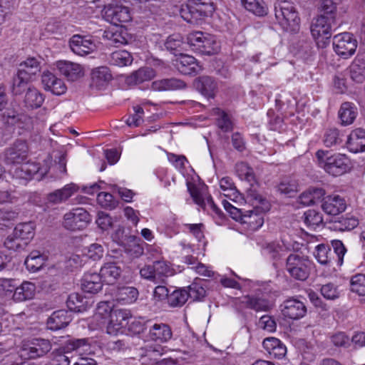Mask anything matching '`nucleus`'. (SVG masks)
<instances>
[{
	"label": "nucleus",
	"instance_id": "64",
	"mask_svg": "<svg viewBox=\"0 0 365 365\" xmlns=\"http://www.w3.org/2000/svg\"><path fill=\"white\" fill-rule=\"evenodd\" d=\"M97 200L103 207L109 209H114L118 204L113 195L106 192H99L97 196Z\"/></svg>",
	"mask_w": 365,
	"mask_h": 365
},
{
	"label": "nucleus",
	"instance_id": "62",
	"mask_svg": "<svg viewBox=\"0 0 365 365\" xmlns=\"http://www.w3.org/2000/svg\"><path fill=\"white\" fill-rule=\"evenodd\" d=\"M351 78L357 83H361L365 81V66L354 63L350 66Z\"/></svg>",
	"mask_w": 365,
	"mask_h": 365
},
{
	"label": "nucleus",
	"instance_id": "16",
	"mask_svg": "<svg viewBox=\"0 0 365 365\" xmlns=\"http://www.w3.org/2000/svg\"><path fill=\"white\" fill-rule=\"evenodd\" d=\"M187 190L193 199L194 202L198 205L200 207L205 209H210L215 214L220 215L222 211L215 204L211 196H207L206 198L204 197L201 190L195 185H192L187 182Z\"/></svg>",
	"mask_w": 365,
	"mask_h": 365
},
{
	"label": "nucleus",
	"instance_id": "38",
	"mask_svg": "<svg viewBox=\"0 0 365 365\" xmlns=\"http://www.w3.org/2000/svg\"><path fill=\"white\" fill-rule=\"evenodd\" d=\"M44 96L34 87L29 88L25 93L24 106L31 109L40 108L43 101Z\"/></svg>",
	"mask_w": 365,
	"mask_h": 365
},
{
	"label": "nucleus",
	"instance_id": "52",
	"mask_svg": "<svg viewBox=\"0 0 365 365\" xmlns=\"http://www.w3.org/2000/svg\"><path fill=\"white\" fill-rule=\"evenodd\" d=\"M358 225L359 220L355 217H342L339 220L334 222L333 229L341 232L350 231L356 227Z\"/></svg>",
	"mask_w": 365,
	"mask_h": 365
},
{
	"label": "nucleus",
	"instance_id": "63",
	"mask_svg": "<svg viewBox=\"0 0 365 365\" xmlns=\"http://www.w3.org/2000/svg\"><path fill=\"white\" fill-rule=\"evenodd\" d=\"M15 280L13 279L0 278V295L12 296L16 288Z\"/></svg>",
	"mask_w": 365,
	"mask_h": 365
},
{
	"label": "nucleus",
	"instance_id": "4",
	"mask_svg": "<svg viewBox=\"0 0 365 365\" xmlns=\"http://www.w3.org/2000/svg\"><path fill=\"white\" fill-rule=\"evenodd\" d=\"M274 15L278 24L287 32L296 33L299 29L300 19L291 1L277 0L274 5Z\"/></svg>",
	"mask_w": 365,
	"mask_h": 365
},
{
	"label": "nucleus",
	"instance_id": "48",
	"mask_svg": "<svg viewBox=\"0 0 365 365\" xmlns=\"http://www.w3.org/2000/svg\"><path fill=\"white\" fill-rule=\"evenodd\" d=\"M32 81L30 78L23 76L17 71L16 75L13 78L12 93L15 96L21 95L26 92L29 88V83Z\"/></svg>",
	"mask_w": 365,
	"mask_h": 365
},
{
	"label": "nucleus",
	"instance_id": "13",
	"mask_svg": "<svg viewBox=\"0 0 365 365\" xmlns=\"http://www.w3.org/2000/svg\"><path fill=\"white\" fill-rule=\"evenodd\" d=\"M194 88L207 99L215 98L218 92V84L216 80L208 76H202L193 81Z\"/></svg>",
	"mask_w": 365,
	"mask_h": 365
},
{
	"label": "nucleus",
	"instance_id": "23",
	"mask_svg": "<svg viewBox=\"0 0 365 365\" xmlns=\"http://www.w3.org/2000/svg\"><path fill=\"white\" fill-rule=\"evenodd\" d=\"M57 69L68 81H74L84 74L82 66L76 63L66 61H59L56 63Z\"/></svg>",
	"mask_w": 365,
	"mask_h": 365
},
{
	"label": "nucleus",
	"instance_id": "50",
	"mask_svg": "<svg viewBox=\"0 0 365 365\" xmlns=\"http://www.w3.org/2000/svg\"><path fill=\"white\" fill-rule=\"evenodd\" d=\"M188 299L187 291L185 289H175L170 292L168 304L173 307L182 306Z\"/></svg>",
	"mask_w": 365,
	"mask_h": 365
},
{
	"label": "nucleus",
	"instance_id": "41",
	"mask_svg": "<svg viewBox=\"0 0 365 365\" xmlns=\"http://www.w3.org/2000/svg\"><path fill=\"white\" fill-rule=\"evenodd\" d=\"M212 115L216 117V124L223 132H230L233 129V123L230 115L219 108L212 109Z\"/></svg>",
	"mask_w": 365,
	"mask_h": 365
},
{
	"label": "nucleus",
	"instance_id": "18",
	"mask_svg": "<svg viewBox=\"0 0 365 365\" xmlns=\"http://www.w3.org/2000/svg\"><path fill=\"white\" fill-rule=\"evenodd\" d=\"M51 344L48 339H34L24 347V351L29 358L36 359L46 354L51 351Z\"/></svg>",
	"mask_w": 365,
	"mask_h": 365
},
{
	"label": "nucleus",
	"instance_id": "60",
	"mask_svg": "<svg viewBox=\"0 0 365 365\" xmlns=\"http://www.w3.org/2000/svg\"><path fill=\"white\" fill-rule=\"evenodd\" d=\"M235 170L241 178H244L250 182L255 181L253 170L247 163L244 162L237 163L235 165Z\"/></svg>",
	"mask_w": 365,
	"mask_h": 365
},
{
	"label": "nucleus",
	"instance_id": "22",
	"mask_svg": "<svg viewBox=\"0 0 365 365\" xmlns=\"http://www.w3.org/2000/svg\"><path fill=\"white\" fill-rule=\"evenodd\" d=\"M245 302L248 308L256 312H267L273 306V302L267 293L247 296Z\"/></svg>",
	"mask_w": 365,
	"mask_h": 365
},
{
	"label": "nucleus",
	"instance_id": "19",
	"mask_svg": "<svg viewBox=\"0 0 365 365\" xmlns=\"http://www.w3.org/2000/svg\"><path fill=\"white\" fill-rule=\"evenodd\" d=\"M346 207V203L339 195L324 197L322 200V208L324 212L330 215H336L343 212Z\"/></svg>",
	"mask_w": 365,
	"mask_h": 365
},
{
	"label": "nucleus",
	"instance_id": "59",
	"mask_svg": "<svg viewBox=\"0 0 365 365\" xmlns=\"http://www.w3.org/2000/svg\"><path fill=\"white\" fill-rule=\"evenodd\" d=\"M105 36L109 41L108 44L112 46L119 47L122 45H125L128 43V38L123 34L122 31H108L106 33Z\"/></svg>",
	"mask_w": 365,
	"mask_h": 365
},
{
	"label": "nucleus",
	"instance_id": "25",
	"mask_svg": "<svg viewBox=\"0 0 365 365\" xmlns=\"http://www.w3.org/2000/svg\"><path fill=\"white\" fill-rule=\"evenodd\" d=\"M103 280L96 272H87L81 279V289L84 292L96 294L102 289Z\"/></svg>",
	"mask_w": 365,
	"mask_h": 365
},
{
	"label": "nucleus",
	"instance_id": "9",
	"mask_svg": "<svg viewBox=\"0 0 365 365\" xmlns=\"http://www.w3.org/2000/svg\"><path fill=\"white\" fill-rule=\"evenodd\" d=\"M333 47L337 55L346 59L355 53L357 41L351 34L342 33L334 36Z\"/></svg>",
	"mask_w": 365,
	"mask_h": 365
},
{
	"label": "nucleus",
	"instance_id": "56",
	"mask_svg": "<svg viewBox=\"0 0 365 365\" xmlns=\"http://www.w3.org/2000/svg\"><path fill=\"white\" fill-rule=\"evenodd\" d=\"M350 289L359 296H365V274L353 276L350 280Z\"/></svg>",
	"mask_w": 365,
	"mask_h": 365
},
{
	"label": "nucleus",
	"instance_id": "30",
	"mask_svg": "<svg viewBox=\"0 0 365 365\" xmlns=\"http://www.w3.org/2000/svg\"><path fill=\"white\" fill-rule=\"evenodd\" d=\"M349 151L356 153L365 151V130L357 128L353 130L347 140Z\"/></svg>",
	"mask_w": 365,
	"mask_h": 365
},
{
	"label": "nucleus",
	"instance_id": "36",
	"mask_svg": "<svg viewBox=\"0 0 365 365\" xmlns=\"http://www.w3.org/2000/svg\"><path fill=\"white\" fill-rule=\"evenodd\" d=\"M35 224L33 222L19 223L14 227L13 232L15 237H19L22 242H29L34 236Z\"/></svg>",
	"mask_w": 365,
	"mask_h": 365
},
{
	"label": "nucleus",
	"instance_id": "61",
	"mask_svg": "<svg viewBox=\"0 0 365 365\" xmlns=\"http://www.w3.org/2000/svg\"><path fill=\"white\" fill-rule=\"evenodd\" d=\"M187 295L193 301L202 300L206 295V290L200 283L194 282L188 287Z\"/></svg>",
	"mask_w": 365,
	"mask_h": 365
},
{
	"label": "nucleus",
	"instance_id": "10",
	"mask_svg": "<svg viewBox=\"0 0 365 365\" xmlns=\"http://www.w3.org/2000/svg\"><path fill=\"white\" fill-rule=\"evenodd\" d=\"M103 12L106 20L115 25L128 22L131 19L128 7L121 4H108L104 6Z\"/></svg>",
	"mask_w": 365,
	"mask_h": 365
},
{
	"label": "nucleus",
	"instance_id": "49",
	"mask_svg": "<svg viewBox=\"0 0 365 365\" xmlns=\"http://www.w3.org/2000/svg\"><path fill=\"white\" fill-rule=\"evenodd\" d=\"M243 6L254 14L262 16L267 14V7L263 0H241Z\"/></svg>",
	"mask_w": 365,
	"mask_h": 365
},
{
	"label": "nucleus",
	"instance_id": "54",
	"mask_svg": "<svg viewBox=\"0 0 365 365\" xmlns=\"http://www.w3.org/2000/svg\"><path fill=\"white\" fill-rule=\"evenodd\" d=\"M304 221L308 227L314 229L323 223V217L315 210H308L304 213Z\"/></svg>",
	"mask_w": 365,
	"mask_h": 365
},
{
	"label": "nucleus",
	"instance_id": "55",
	"mask_svg": "<svg viewBox=\"0 0 365 365\" xmlns=\"http://www.w3.org/2000/svg\"><path fill=\"white\" fill-rule=\"evenodd\" d=\"M182 45V40L179 35L169 36L164 43V46L166 50L169 51L175 56L179 55L181 51Z\"/></svg>",
	"mask_w": 365,
	"mask_h": 365
},
{
	"label": "nucleus",
	"instance_id": "44",
	"mask_svg": "<svg viewBox=\"0 0 365 365\" xmlns=\"http://www.w3.org/2000/svg\"><path fill=\"white\" fill-rule=\"evenodd\" d=\"M297 182L291 177H285L281 180L277 186V191L285 196L293 197L298 190Z\"/></svg>",
	"mask_w": 365,
	"mask_h": 365
},
{
	"label": "nucleus",
	"instance_id": "39",
	"mask_svg": "<svg viewBox=\"0 0 365 365\" xmlns=\"http://www.w3.org/2000/svg\"><path fill=\"white\" fill-rule=\"evenodd\" d=\"M39 167L34 163H25L11 170L14 178L24 180H31L38 172Z\"/></svg>",
	"mask_w": 365,
	"mask_h": 365
},
{
	"label": "nucleus",
	"instance_id": "20",
	"mask_svg": "<svg viewBox=\"0 0 365 365\" xmlns=\"http://www.w3.org/2000/svg\"><path fill=\"white\" fill-rule=\"evenodd\" d=\"M130 317V311L126 309H114V311L111 312L107 327L108 333L113 334L128 326Z\"/></svg>",
	"mask_w": 365,
	"mask_h": 365
},
{
	"label": "nucleus",
	"instance_id": "29",
	"mask_svg": "<svg viewBox=\"0 0 365 365\" xmlns=\"http://www.w3.org/2000/svg\"><path fill=\"white\" fill-rule=\"evenodd\" d=\"M122 269L115 262H108L101 267L100 276L103 282L113 284L120 277Z\"/></svg>",
	"mask_w": 365,
	"mask_h": 365
},
{
	"label": "nucleus",
	"instance_id": "31",
	"mask_svg": "<svg viewBox=\"0 0 365 365\" xmlns=\"http://www.w3.org/2000/svg\"><path fill=\"white\" fill-rule=\"evenodd\" d=\"M338 115L341 124L346 126L354 123L358 115V110L354 103L344 102L341 105Z\"/></svg>",
	"mask_w": 365,
	"mask_h": 365
},
{
	"label": "nucleus",
	"instance_id": "58",
	"mask_svg": "<svg viewBox=\"0 0 365 365\" xmlns=\"http://www.w3.org/2000/svg\"><path fill=\"white\" fill-rule=\"evenodd\" d=\"M4 245L9 250L21 251L24 250L27 245V242H22L19 237H15L12 232L4 240Z\"/></svg>",
	"mask_w": 365,
	"mask_h": 365
},
{
	"label": "nucleus",
	"instance_id": "11",
	"mask_svg": "<svg viewBox=\"0 0 365 365\" xmlns=\"http://www.w3.org/2000/svg\"><path fill=\"white\" fill-rule=\"evenodd\" d=\"M280 307L283 317L292 320L300 319L307 312L305 304L294 297H291L284 301Z\"/></svg>",
	"mask_w": 365,
	"mask_h": 365
},
{
	"label": "nucleus",
	"instance_id": "3",
	"mask_svg": "<svg viewBox=\"0 0 365 365\" xmlns=\"http://www.w3.org/2000/svg\"><path fill=\"white\" fill-rule=\"evenodd\" d=\"M215 9L212 0H187L181 5L179 12L185 21L198 24L211 16Z\"/></svg>",
	"mask_w": 365,
	"mask_h": 365
},
{
	"label": "nucleus",
	"instance_id": "6",
	"mask_svg": "<svg viewBox=\"0 0 365 365\" xmlns=\"http://www.w3.org/2000/svg\"><path fill=\"white\" fill-rule=\"evenodd\" d=\"M312 262L307 256L290 254L286 259V270L296 280L305 281L310 274Z\"/></svg>",
	"mask_w": 365,
	"mask_h": 365
},
{
	"label": "nucleus",
	"instance_id": "34",
	"mask_svg": "<svg viewBox=\"0 0 365 365\" xmlns=\"http://www.w3.org/2000/svg\"><path fill=\"white\" fill-rule=\"evenodd\" d=\"M36 286L30 282H24L20 286L16 288L12 294L15 302H24L32 299L35 295Z\"/></svg>",
	"mask_w": 365,
	"mask_h": 365
},
{
	"label": "nucleus",
	"instance_id": "2",
	"mask_svg": "<svg viewBox=\"0 0 365 365\" xmlns=\"http://www.w3.org/2000/svg\"><path fill=\"white\" fill-rule=\"evenodd\" d=\"M316 158L319 167L333 176H340L351 168V160L345 154H331L328 150H319Z\"/></svg>",
	"mask_w": 365,
	"mask_h": 365
},
{
	"label": "nucleus",
	"instance_id": "28",
	"mask_svg": "<svg viewBox=\"0 0 365 365\" xmlns=\"http://www.w3.org/2000/svg\"><path fill=\"white\" fill-rule=\"evenodd\" d=\"M173 332L167 324H150L148 336L150 340L165 342L172 338Z\"/></svg>",
	"mask_w": 365,
	"mask_h": 365
},
{
	"label": "nucleus",
	"instance_id": "1",
	"mask_svg": "<svg viewBox=\"0 0 365 365\" xmlns=\"http://www.w3.org/2000/svg\"><path fill=\"white\" fill-rule=\"evenodd\" d=\"M247 200L253 205L254 209L245 211L242 224L247 225L251 230H256L262 226L264 214L270 210L271 205L254 188L247 191Z\"/></svg>",
	"mask_w": 365,
	"mask_h": 365
},
{
	"label": "nucleus",
	"instance_id": "51",
	"mask_svg": "<svg viewBox=\"0 0 365 365\" xmlns=\"http://www.w3.org/2000/svg\"><path fill=\"white\" fill-rule=\"evenodd\" d=\"M155 75V72L152 68H141L132 73L130 77V82L140 84L144 81L151 80Z\"/></svg>",
	"mask_w": 365,
	"mask_h": 365
},
{
	"label": "nucleus",
	"instance_id": "46",
	"mask_svg": "<svg viewBox=\"0 0 365 365\" xmlns=\"http://www.w3.org/2000/svg\"><path fill=\"white\" fill-rule=\"evenodd\" d=\"M128 239L130 240L123 246L125 252L133 258H138L143 255L144 253L143 247L138 242L140 239L134 235H130Z\"/></svg>",
	"mask_w": 365,
	"mask_h": 365
},
{
	"label": "nucleus",
	"instance_id": "5",
	"mask_svg": "<svg viewBox=\"0 0 365 365\" xmlns=\"http://www.w3.org/2000/svg\"><path fill=\"white\" fill-rule=\"evenodd\" d=\"M187 43L192 50L201 55L212 56L220 51V43L215 36L202 31L189 34Z\"/></svg>",
	"mask_w": 365,
	"mask_h": 365
},
{
	"label": "nucleus",
	"instance_id": "24",
	"mask_svg": "<svg viewBox=\"0 0 365 365\" xmlns=\"http://www.w3.org/2000/svg\"><path fill=\"white\" fill-rule=\"evenodd\" d=\"M79 186L75 183L66 185L63 188L56 190L47 195V200L53 204H58L67 200L70 197L76 193Z\"/></svg>",
	"mask_w": 365,
	"mask_h": 365
},
{
	"label": "nucleus",
	"instance_id": "21",
	"mask_svg": "<svg viewBox=\"0 0 365 365\" xmlns=\"http://www.w3.org/2000/svg\"><path fill=\"white\" fill-rule=\"evenodd\" d=\"M72 314L65 309L55 311L47 319V327L53 331L66 327L72 321Z\"/></svg>",
	"mask_w": 365,
	"mask_h": 365
},
{
	"label": "nucleus",
	"instance_id": "57",
	"mask_svg": "<svg viewBox=\"0 0 365 365\" xmlns=\"http://www.w3.org/2000/svg\"><path fill=\"white\" fill-rule=\"evenodd\" d=\"M150 324H152L150 320L145 321L143 318L135 319L128 323V330L133 334H140L149 329Z\"/></svg>",
	"mask_w": 365,
	"mask_h": 365
},
{
	"label": "nucleus",
	"instance_id": "37",
	"mask_svg": "<svg viewBox=\"0 0 365 365\" xmlns=\"http://www.w3.org/2000/svg\"><path fill=\"white\" fill-rule=\"evenodd\" d=\"M185 87V83L184 81L174 78H163L155 81L152 83V88L158 91L176 90Z\"/></svg>",
	"mask_w": 365,
	"mask_h": 365
},
{
	"label": "nucleus",
	"instance_id": "27",
	"mask_svg": "<svg viewBox=\"0 0 365 365\" xmlns=\"http://www.w3.org/2000/svg\"><path fill=\"white\" fill-rule=\"evenodd\" d=\"M264 349L267 351L271 358L281 359L287 354L285 345L275 337H268L262 342Z\"/></svg>",
	"mask_w": 365,
	"mask_h": 365
},
{
	"label": "nucleus",
	"instance_id": "7",
	"mask_svg": "<svg viewBox=\"0 0 365 365\" xmlns=\"http://www.w3.org/2000/svg\"><path fill=\"white\" fill-rule=\"evenodd\" d=\"M91 222V216L83 207H76L66 212L63 216V226L71 231L82 230Z\"/></svg>",
	"mask_w": 365,
	"mask_h": 365
},
{
	"label": "nucleus",
	"instance_id": "40",
	"mask_svg": "<svg viewBox=\"0 0 365 365\" xmlns=\"http://www.w3.org/2000/svg\"><path fill=\"white\" fill-rule=\"evenodd\" d=\"M91 78L93 83L101 88L112 80V75L108 67L101 66L93 70Z\"/></svg>",
	"mask_w": 365,
	"mask_h": 365
},
{
	"label": "nucleus",
	"instance_id": "12",
	"mask_svg": "<svg viewBox=\"0 0 365 365\" xmlns=\"http://www.w3.org/2000/svg\"><path fill=\"white\" fill-rule=\"evenodd\" d=\"M29 147L24 140H17L5 152L4 161L7 165L21 164L27 158Z\"/></svg>",
	"mask_w": 365,
	"mask_h": 365
},
{
	"label": "nucleus",
	"instance_id": "43",
	"mask_svg": "<svg viewBox=\"0 0 365 365\" xmlns=\"http://www.w3.org/2000/svg\"><path fill=\"white\" fill-rule=\"evenodd\" d=\"M133 57L130 52L125 50H118L113 51L109 58L110 65L117 66H127L133 62Z\"/></svg>",
	"mask_w": 365,
	"mask_h": 365
},
{
	"label": "nucleus",
	"instance_id": "35",
	"mask_svg": "<svg viewBox=\"0 0 365 365\" xmlns=\"http://www.w3.org/2000/svg\"><path fill=\"white\" fill-rule=\"evenodd\" d=\"M40 64L41 62L36 58H28L19 64L18 72L33 81L41 71Z\"/></svg>",
	"mask_w": 365,
	"mask_h": 365
},
{
	"label": "nucleus",
	"instance_id": "42",
	"mask_svg": "<svg viewBox=\"0 0 365 365\" xmlns=\"http://www.w3.org/2000/svg\"><path fill=\"white\" fill-rule=\"evenodd\" d=\"M66 305L70 312H83L87 309V301L81 294L72 293L68 297Z\"/></svg>",
	"mask_w": 365,
	"mask_h": 365
},
{
	"label": "nucleus",
	"instance_id": "15",
	"mask_svg": "<svg viewBox=\"0 0 365 365\" xmlns=\"http://www.w3.org/2000/svg\"><path fill=\"white\" fill-rule=\"evenodd\" d=\"M175 66L184 75L195 76L201 71V66L193 56L182 53L176 58Z\"/></svg>",
	"mask_w": 365,
	"mask_h": 365
},
{
	"label": "nucleus",
	"instance_id": "45",
	"mask_svg": "<svg viewBox=\"0 0 365 365\" xmlns=\"http://www.w3.org/2000/svg\"><path fill=\"white\" fill-rule=\"evenodd\" d=\"M343 135L336 128L326 129L323 135V143L327 148L336 146L342 143Z\"/></svg>",
	"mask_w": 365,
	"mask_h": 365
},
{
	"label": "nucleus",
	"instance_id": "26",
	"mask_svg": "<svg viewBox=\"0 0 365 365\" xmlns=\"http://www.w3.org/2000/svg\"><path fill=\"white\" fill-rule=\"evenodd\" d=\"M335 25L334 17L320 15L316 21L311 26V33L313 36H321V35L331 33L332 26Z\"/></svg>",
	"mask_w": 365,
	"mask_h": 365
},
{
	"label": "nucleus",
	"instance_id": "17",
	"mask_svg": "<svg viewBox=\"0 0 365 365\" xmlns=\"http://www.w3.org/2000/svg\"><path fill=\"white\" fill-rule=\"evenodd\" d=\"M41 82L45 90L49 91L56 96L65 93L67 90L63 81L48 71L43 73Z\"/></svg>",
	"mask_w": 365,
	"mask_h": 365
},
{
	"label": "nucleus",
	"instance_id": "8",
	"mask_svg": "<svg viewBox=\"0 0 365 365\" xmlns=\"http://www.w3.org/2000/svg\"><path fill=\"white\" fill-rule=\"evenodd\" d=\"M86 339H71L67 340L65 344L53 351V360L51 365H69L70 356L68 354L73 351H78L81 348L88 346Z\"/></svg>",
	"mask_w": 365,
	"mask_h": 365
},
{
	"label": "nucleus",
	"instance_id": "47",
	"mask_svg": "<svg viewBox=\"0 0 365 365\" xmlns=\"http://www.w3.org/2000/svg\"><path fill=\"white\" fill-rule=\"evenodd\" d=\"M317 260L322 264H328L333 257V252L329 245H318L314 252Z\"/></svg>",
	"mask_w": 365,
	"mask_h": 365
},
{
	"label": "nucleus",
	"instance_id": "33",
	"mask_svg": "<svg viewBox=\"0 0 365 365\" xmlns=\"http://www.w3.org/2000/svg\"><path fill=\"white\" fill-rule=\"evenodd\" d=\"M47 258V255L39 250H33L26 258L24 264L29 271L36 272L43 267Z\"/></svg>",
	"mask_w": 365,
	"mask_h": 365
},
{
	"label": "nucleus",
	"instance_id": "32",
	"mask_svg": "<svg viewBox=\"0 0 365 365\" xmlns=\"http://www.w3.org/2000/svg\"><path fill=\"white\" fill-rule=\"evenodd\" d=\"M262 250L264 255L273 261V265L282 259L286 254V249L279 243L272 242L262 245Z\"/></svg>",
	"mask_w": 365,
	"mask_h": 365
},
{
	"label": "nucleus",
	"instance_id": "14",
	"mask_svg": "<svg viewBox=\"0 0 365 365\" xmlns=\"http://www.w3.org/2000/svg\"><path fill=\"white\" fill-rule=\"evenodd\" d=\"M69 46L74 53L81 56L90 54L96 47L91 38L78 34L73 35L70 38Z\"/></svg>",
	"mask_w": 365,
	"mask_h": 365
},
{
	"label": "nucleus",
	"instance_id": "53",
	"mask_svg": "<svg viewBox=\"0 0 365 365\" xmlns=\"http://www.w3.org/2000/svg\"><path fill=\"white\" fill-rule=\"evenodd\" d=\"M118 300L123 301L125 303L135 302L138 296V291L133 287H122L118 291Z\"/></svg>",
	"mask_w": 365,
	"mask_h": 365
}]
</instances>
